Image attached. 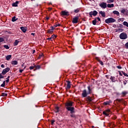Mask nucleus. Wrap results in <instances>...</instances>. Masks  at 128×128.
I'll use <instances>...</instances> for the list:
<instances>
[{"label": "nucleus", "mask_w": 128, "mask_h": 128, "mask_svg": "<svg viewBox=\"0 0 128 128\" xmlns=\"http://www.w3.org/2000/svg\"><path fill=\"white\" fill-rule=\"evenodd\" d=\"M87 88H88V92L86 89L82 91V98H86V96H88V94H92V89L90 88V86H88Z\"/></svg>", "instance_id": "obj_1"}, {"label": "nucleus", "mask_w": 128, "mask_h": 128, "mask_svg": "<svg viewBox=\"0 0 128 128\" xmlns=\"http://www.w3.org/2000/svg\"><path fill=\"white\" fill-rule=\"evenodd\" d=\"M74 102L72 101L67 102L65 104V108L68 112H74V107L72 106Z\"/></svg>", "instance_id": "obj_2"}, {"label": "nucleus", "mask_w": 128, "mask_h": 128, "mask_svg": "<svg viewBox=\"0 0 128 128\" xmlns=\"http://www.w3.org/2000/svg\"><path fill=\"white\" fill-rule=\"evenodd\" d=\"M116 19L112 18H110L106 19L105 20V22L106 24H112V22H116Z\"/></svg>", "instance_id": "obj_3"}, {"label": "nucleus", "mask_w": 128, "mask_h": 128, "mask_svg": "<svg viewBox=\"0 0 128 128\" xmlns=\"http://www.w3.org/2000/svg\"><path fill=\"white\" fill-rule=\"evenodd\" d=\"M119 38L120 40H126L128 34L126 32H122L120 34Z\"/></svg>", "instance_id": "obj_4"}, {"label": "nucleus", "mask_w": 128, "mask_h": 128, "mask_svg": "<svg viewBox=\"0 0 128 128\" xmlns=\"http://www.w3.org/2000/svg\"><path fill=\"white\" fill-rule=\"evenodd\" d=\"M10 68L8 67L4 69L2 71V74H3V76H4L6 72H10Z\"/></svg>", "instance_id": "obj_5"}, {"label": "nucleus", "mask_w": 128, "mask_h": 128, "mask_svg": "<svg viewBox=\"0 0 128 128\" xmlns=\"http://www.w3.org/2000/svg\"><path fill=\"white\" fill-rule=\"evenodd\" d=\"M99 6L102 8H106L107 4L106 2H102L99 4Z\"/></svg>", "instance_id": "obj_6"}, {"label": "nucleus", "mask_w": 128, "mask_h": 128, "mask_svg": "<svg viewBox=\"0 0 128 128\" xmlns=\"http://www.w3.org/2000/svg\"><path fill=\"white\" fill-rule=\"evenodd\" d=\"M78 16H75L73 18L72 22V24H78Z\"/></svg>", "instance_id": "obj_7"}, {"label": "nucleus", "mask_w": 128, "mask_h": 128, "mask_svg": "<svg viewBox=\"0 0 128 128\" xmlns=\"http://www.w3.org/2000/svg\"><path fill=\"white\" fill-rule=\"evenodd\" d=\"M74 112H76L74 111H74L73 112H72V111H70V116L71 118H76V116L74 114Z\"/></svg>", "instance_id": "obj_8"}, {"label": "nucleus", "mask_w": 128, "mask_h": 128, "mask_svg": "<svg viewBox=\"0 0 128 128\" xmlns=\"http://www.w3.org/2000/svg\"><path fill=\"white\" fill-rule=\"evenodd\" d=\"M61 16H70V12H68L62 11Z\"/></svg>", "instance_id": "obj_9"}, {"label": "nucleus", "mask_w": 128, "mask_h": 128, "mask_svg": "<svg viewBox=\"0 0 128 128\" xmlns=\"http://www.w3.org/2000/svg\"><path fill=\"white\" fill-rule=\"evenodd\" d=\"M86 100L87 102H92L94 100V99L92 98L90 96H88L86 97Z\"/></svg>", "instance_id": "obj_10"}, {"label": "nucleus", "mask_w": 128, "mask_h": 128, "mask_svg": "<svg viewBox=\"0 0 128 128\" xmlns=\"http://www.w3.org/2000/svg\"><path fill=\"white\" fill-rule=\"evenodd\" d=\"M66 82H67L66 90H67V88L68 90H70V88H71L70 82V81H68V80H67V81H66Z\"/></svg>", "instance_id": "obj_11"}, {"label": "nucleus", "mask_w": 128, "mask_h": 128, "mask_svg": "<svg viewBox=\"0 0 128 128\" xmlns=\"http://www.w3.org/2000/svg\"><path fill=\"white\" fill-rule=\"evenodd\" d=\"M110 80L112 82H116V77L112 76H110Z\"/></svg>", "instance_id": "obj_12"}, {"label": "nucleus", "mask_w": 128, "mask_h": 128, "mask_svg": "<svg viewBox=\"0 0 128 128\" xmlns=\"http://www.w3.org/2000/svg\"><path fill=\"white\" fill-rule=\"evenodd\" d=\"M99 14H101L102 18H106V12H104V11H100L99 12Z\"/></svg>", "instance_id": "obj_13"}, {"label": "nucleus", "mask_w": 128, "mask_h": 128, "mask_svg": "<svg viewBox=\"0 0 128 128\" xmlns=\"http://www.w3.org/2000/svg\"><path fill=\"white\" fill-rule=\"evenodd\" d=\"M20 28L22 32H26V27L22 26Z\"/></svg>", "instance_id": "obj_14"}, {"label": "nucleus", "mask_w": 128, "mask_h": 128, "mask_svg": "<svg viewBox=\"0 0 128 128\" xmlns=\"http://www.w3.org/2000/svg\"><path fill=\"white\" fill-rule=\"evenodd\" d=\"M18 64V61L16 60L11 62V64H12L13 66H16Z\"/></svg>", "instance_id": "obj_15"}, {"label": "nucleus", "mask_w": 128, "mask_h": 128, "mask_svg": "<svg viewBox=\"0 0 128 128\" xmlns=\"http://www.w3.org/2000/svg\"><path fill=\"white\" fill-rule=\"evenodd\" d=\"M80 12V8H77L74 10V12L75 14H78Z\"/></svg>", "instance_id": "obj_16"}, {"label": "nucleus", "mask_w": 128, "mask_h": 128, "mask_svg": "<svg viewBox=\"0 0 128 128\" xmlns=\"http://www.w3.org/2000/svg\"><path fill=\"white\" fill-rule=\"evenodd\" d=\"M124 32V29L122 28H118L116 29V32Z\"/></svg>", "instance_id": "obj_17"}, {"label": "nucleus", "mask_w": 128, "mask_h": 128, "mask_svg": "<svg viewBox=\"0 0 128 128\" xmlns=\"http://www.w3.org/2000/svg\"><path fill=\"white\" fill-rule=\"evenodd\" d=\"M54 112L56 113L60 112V107L58 106L55 107Z\"/></svg>", "instance_id": "obj_18"}, {"label": "nucleus", "mask_w": 128, "mask_h": 128, "mask_svg": "<svg viewBox=\"0 0 128 128\" xmlns=\"http://www.w3.org/2000/svg\"><path fill=\"white\" fill-rule=\"evenodd\" d=\"M18 42H20V41H18V40H16L14 42V46H16L18 44Z\"/></svg>", "instance_id": "obj_19"}, {"label": "nucleus", "mask_w": 128, "mask_h": 128, "mask_svg": "<svg viewBox=\"0 0 128 128\" xmlns=\"http://www.w3.org/2000/svg\"><path fill=\"white\" fill-rule=\"evenodd\" d=\"M36 70H40L41 68L40 65H34Z\"/></svg>", "instance_id": "obj_20"}, {"label": "nucleus", "mask_w": 128, "mask_h": 128, "mask_svg": "<svg viewBox=\"0 0 128 128\" xmlns=\"http://www.w3.org/2000/svg\"><path fill=\"white\" fill-rule=\"evenodd\" d=\"M18 1H16V2H14L12 4V6H18Z\"/></svg>", "instance_id": "obj_21"}, {"label": "nucleus", "mask_w": 128, "mask_h": 128, "mask_svg": "<svg viewBox=\"0 0 128 128\" xmlns=\"http://www.w3.org/2000/svg\"><path fill=\"white\" fill-rule=\"evenodd\" d=\"M107 6L109 8H114V4H107Z\"/></svg>", "instance_id": "obj_22"}, {"label": "nucleus", "mask_w": 128, "mask_h": 128, "mask_svg": "<svg viewBox=\"0 0 128 128\" xmlns=\"http://www.w3.org/2000/svg\"><path fill=\"white\" fill-rule=\"evenodd\" d=\"M113 14H116V16H120V12H118V11L116 10H114L113 11Z\"/></svg>", "instance_id": "obj_23"}, {"label": "nucleus", "mask_w": 128, "mask_h": 128, "mask_svg": "<svg viewBox=\"0 0 128 128\" xmlns=\"http://www.w3.org/2000/svg\"><path fill=\"white\" fill-rule=\"evenodd\" d=\"M92 24L94 26H96V18H94V20L92 22Z\"/></svg>", "instance_id": "obj_24"}, {"label": "nucleus", "mask_w": 128, "mask_h": 128, "mask_svg": "<svg viewBox=\"0 0 128 128\" xmlns=\"http://www.w3.org/2000/svg\"><path fill=\"white\" fill-rule=\"evenodd\" d=\"M12 58V55H8L6 56V60H8Z\"/></svg>", "instance_id": "obj_25"}, {"label": "nucleus", "mask_w": 128, "mask_h": 128, "mask_svg": "<svg viewBox=\"0 0 128 128\" xmlns=\"http://www.w3.org/2000/svg\"><path fill=\"white\" fill-rule=\"evenodd\" d=\"M98 12L96 10H94L93 14H92L94 16H98Z\"/></svg>", "instance_id": "obj_26"}, {"label": "nucleus", "mask_w": 128, "mask_h": 128, "mask_svg": "<svg viewBox=\"0 0 128 128\" xmlns=\"http://www.w3.org/2000/svg\"><path fill=\"white\" fill-rule=\"evenodd\" d=\"M110 104V101H106L104 102V106H108V104Z\"/></svg>", "instance_id": "obj_27"}, {"label": "nucleus", "mask_w": 128, "mask_h": 128, "mask_svg": "<svg viewBox=\"0 0 128 128\" xmlns=\"http://www.w3.org/2000/svg\"><path fill=\"white\" fill-rule=\"evenodd\" d=\"M103 114H104L106 116H108L110 115V114L108 112H106L105 111L103 112Z\"/></svg>", "instance_id": "obj_28"}, {"label": "nucleus", "mask_w": 128, "mask_h": 128, "mask_svg": "<svg viewBox=\"0 0 128 128\" xmlns=\"http://www.w3.org/2000/svg\"><path fill=\"white\" fill-rule=\"evenodd\" d=\"M48 34H52V32H54V31L51 30L50 29H49L48 30H47Z\"/></svg>", "instance_id": "obj_29"}, {"label": "nucleus", "mask_w": 128, "mask_h": 128, "mask_svg": "<svg viewBox=\"0 0 128 128\" xmlns=\"http://www.w3.org/2000/svg\"><path fill=\"white\" fill-rule=\"evenodd\" d=\"M123 24L124 26H126L127 28H128V23L127 22H123Z\"/></svg>", "instance_id": "obj_30"}, {"label": "nucleus", "mask_w": 128, "mask_h": 128, "mask_svg": "<svg viewBox=\"0 0 128 128\" xmlns=\"http://www.w3.org/2000/svg\"><path fill=\"white\" fill-rule=\"evenodd\" d=\"M57 36H58L56 35L53 34V35L52 36L51 38H52V40H54V38H56Z\"/></svg>", "instance_id": "obj_31"}, {"label": "nucleus", "mask_w": 128, "mask_h": 128, "mask_svg": "<svg viewBox=\"0 0 128 128\" xmlns=\"http://www.w3.org/2000/svg\"><path fill=\"white\" fill-rule=\"evenodd\" d=\"M2 96H8V94L6 93H4V92H2Z\"/></svg>", "instance_id": "obj_32"}, {"label": "nucleus", "mask_w": 128, "mask_h": 128, "mask_svg": "<svg viewBox=\"0 0 128 128\" xmlns=\"http://www.w3.org/2000/svg\"><path fill=\"white\" fill-rule=\"evenodd\" d=\"M26 66H24V68H23V69H22V70H19L20 72V73L22 72H24V70H26Z\"/></svg>", "instance_id": "obj_33"}, {"label": "nucleus", "mask_w": 128, "mask_h": 128, "mask_svg": "<svg viewBox=\"0 0 128 128\" xmlns=\"http://www.w3.org/2000/svg\"><path fill=\"white\" fill-rule=\"evenodd\" d=\"M121 72H122L124 76H127L128 78V74L124 72V71H121Z\"/></svg>", "instance_id": "obj_34"}, {"label": "nucleus", "mask_w": 128, "mask_h": 128, "mask_svg": "<svg viewBox=\"0 0 128 128\" xmlns=\"http://www.w3.org/2000/svg\"><path fill=\"white\" fill-rule=\"evenodd\" d=\"M6 86V81L3 82V84L0 85V86L2 88H4V86Z\"/></svg>", "instance_id": "obj_35"}, {"label": "nucleus", "mask_w": 128, "mask_h": 128, "mask_svg": "<svg viewBox=\"0 0 128 128\" xmlns=\"http://www.w3.org/2000/svg\"><path fill=\"white\" fill-rule=\"evenodd\" d=\"M4 48H6V50H9L10 49V46H8V45H4Z\"/></svg>", "instance_id": "obj_36"}, {"label": "nucleus", "mask_w": 128, "mask_h": 128, "mask_svg": "<svg viewBox=\"0 0 128 128\" xmlns=\"http://www.w3.org/2000/svg\"><path fill=\"white\" fill-rule=\"evenodd\" d=\"M114 2V0H107V3L108 4H110L112 2Z\"/></svg>", "instance_id": "obj_37"}, {"label": "nucleus", "mask_w": 128, "mask_h": 128, "mask_svg": "<svg viewBox=\"0 0 128 128\" xmlns=\"http://www.w3.org/2000/svg\"><path fill=\"white\" fill-rule=\"evenodd\" d=\"M16 16H13V18H12V21L13 22H16Z\"/></svg>", "instance_id": "obj_38"}, {"label": "nucleus", "mask_w": 128, "mask_h": 128, "mask_svg": "<svg viewBox=\"0 0 128 128\" xmlns=\"http://www.w3.org/2000/svg\"><path fill=\"white\" fill-rule=\"evenodd\" d=\"M126 9H122V10H120V12L122 14H124L126 12Z\"/></svg>", "instance_id": "obj_39"}, {"label": "nucleus", "mask_w": 128, "mask_h": 128, "mask_svg": "<svg viewBox=\"0 0 128 128\" xmlns=\"http://www.w3.org/2000/svg\"><path fill=\"white\" fill-rule=\"evenodd\" d=\"M34 66H31L29 68V69L30 70H34Z\"/></svg>", "instance_id": "obj_40"}, {"label": "nucleus", "mask_w": 128, "mask_h": 128, "mask_svg": "<svg viewBox=\"0 0 128 128\" xmlns=\"http://www.w3.org/2000/svg\"><path fill=\"white\" fill-rule=\"evenodd\" d=\"M4 42V38H0V42Z\"/></svg>", "instance_id": "obj_41"}, {"label": "nucleus", "mask_w": 128, "mask_h": 128, "mask_svg": "<svg viewBox=\"0 0 128 128\" xmlns=\"http://www.w3.org/2000/svg\"><path fill=\"white\" fill-rule=\"evenodd\" d=\"M122 94H123V96H126V94H128V92H122Z\"/></svg>", "instance_id": "obj_42"}, {"label": "nucleus", "mask_w": 128, "mask_h": 128, "mask_svg": "<svg viewBox=\"0 0 128 128\" xmlns=\"http://www.w3.org/2000/svg\"><path fill=\"white\" fill-rule=\"evenodd\" d=\"M100 64H101V66H104V62H102V61L99 60V62H98Z\"/></svg>", "instance_id": "obj_43"}, {"label": "nucleus", "mask_w": 128, "mask_h": 128, "mask_svg": "<svg viewBox=\"0 0 128 128\" xmlns=\"http://www.w3.org/2000/svg\"><path fill=\"white\" fill-rule=\"evenodd\" d=\"M56 122V120H51V124L52 126H54V122Z\"/></svg>", "instance_id": "obj_44"}, {"label": "nucleus", "mask_w": 128, "mask_h": 128, "mask_svg": "<svg viewBox=\"0 0 128 128\" xmlns=\"http://www.w3.org/2000/svg\"><path fill=\"white\" fill-rule=\"evenodd\" d=\"M116 68H118L119 70H122V66H120V65L116 66Z\"/></svg>", "instance_id": "obj_45"}, {"label": "nucleus", "mask_w": 128, "mask_h": 128, "mask_svg": "<svg viewBox=\"0 0 128 128\" xmlns=\"http://www.w3.org/2000/svg\"><path fill=\"white\" fill-rule=\"evenodd\" d=\"M54 28H56V27H58V26H60V24H55V25H54Z\"/></svg>", "instance_id": "obj_46"}, {"label": "nucleus", "mask_w": 128, "mask_h": 128, "mask_svg": "<svg viewBox=\"0 0 128 128\" xmlns=\"http://www.w3.org/2000/svg\"><path fill=\"white\" fill-rule=\"evenodd\" d=\"M125 48L126 49H128V42H127L126 44H125Z\"/></svg>", "instance_id": "obj_47"}, {"label": "nucleus", "mask_w": 128, "mask_h": 128, "mask_svg": "<svg viewBox=\"0 0 128 128\" xmlns=\"http://www.w3.org/2000/svg\"><path fill=\"white\" fill-rule=\"evenodd\" d=\"M118 27L122 28H124V26L122 24H120Z\"/></svg>", "instance_id": "obj_48"}, {"label": "nucleus", "mask_w": 128, "mask_h": 128, "mask_svg": "<svg viewBox=\"0 0 128 128\" xmlns=\"http://www.w3.org/2000/svg\"><path fill=\"white\" fill-rule=\"evenodd\" d=\"M92 12H89V16H90V18H92Z\"/></svg>", "instance_id": "obj_49"}, {"label": "nucleus", "mask_w": 128, "mask_h": 128, "mask_svg": "<svg viewBox=\"0 0 128 128\" xmlns=\"http://www.w3.org/2000/svg\"><path fill=\"white\" fill-rule=\"evenodd\" d=\"M105 112L108 114V112H110V109H108V110H106Z\"/></svg>", "instance_id": "obj_50"}, {"label": "nucleus", "mask_w": 128, "mask_h": 128, "mask_svg": "<svg viewBox=\"0 0 128 128\" xmlns=\"http://www.w3.org/2000/svg\"><path fill=\"white\" fill-rule=\"evenodd\" d=\"M96 18L98 22H100V17H97V18Z\"/></svg>", "instance_id": "obj_51"}, {"label": "nucleus", "mask_w": 128, "mask_h": 128, "mask_svg": "<svg viewBox=\"0 0 128 128\" xmlns=\"http://www.w3.org/2000/svg\"><path fill=\"white\" fill-rule=\"evenodd\" d=\"M2 74H0V78H4V76H2Z\"/></svg>", "instance_id": "obj_52"}, {"label": "nucleus", "mask_w": 128, "mask_h": 128, "mask_svg": "<svg viewBox=\"0 0 128 128\" xmlns=\"http://www.w3.org/2000/svg\"><path fill=\"white\" fill-rule=\"evenodd\" d=\"M118 72H119L120 76H122V72H120V71H118Z\"/></svg>", "instance_id": "obj_53"}, {"label": "nucleus", "mask_w": 128, "mask_h": 128, "mask_svg": "<svg viewBox=\"0 0 128 128\" xmlns=\"http://www.w3.org/2000/svg\"><path fill=\"white\" fill-rule=\"evenodd\" d=\"M116 101L118 102H122V100L120 99H116Z\"/></svg>", "instance_id": "obj_54"}, {"label": "nucleus", "mask_w": 128, "mask_h": 128, "mask_svg": "<svg viewBox=\"0 0 128 128\" xmlns=\"http://www.w3.org/2000/svg\"><path fill=\"white\" fill-rule=\"evenodd\" d=\"M50 30H52V32H54V26H50Z\"/></svg>", "instance_id": "obj_55"}, {"label": "nucleus", "mask_w": 128, "mask_h": 128, "mask_svg": "<svg viewBox=\"0 0 128 128\" xmlns=\"http://www.w3.org/2000/svg\"><path fill=\"white\" fill-rule=\"evenodd\" d=\"M52 37L48 38H47V40H52Z\"/></svg>", "instance_id": "obj_56"}, {"label": "nucleus", "mask_w": 128, "mask_h": 128, "mask_svg": "<svg viewBox=\"0 0 128 128\" xmlns=\"http://www.w3.org/2000/svg\"><path fill=\"white\" fill-rule=\"evenodd\" d=\"M96 60H97L98 62H100V60H99V59H98V57H96Z\"/></svg>", "instance_id": "obj_57"}, {"label": "nucleus", "mask_w": 128, "mask_h": 128, "mask_svg": "<svg viewBox=\"0 0 128 128\" xmlns=\"http://www.w3.org/2000/svg\"><path fill=\"white\" fill-rule=\"evenodd\" d=\"M1 68H4V64H2L1 65Z\"/></svg>", "instance_id": "obj_58"}, {"label": "nucleus", "mask_w": 128, "mask_h": 128, "mask_svg": "<svg viewBox=\"0 0 128 128\" xmlns=\"http://www.w3.org/2000/svg\"><path fill=\"white\" fill-rule=\"evenodd\" d=\"M9 82H10V80L6 79V82H7V84H8V83Z\"/></svg>", "instance_id": "obj_59"}, {"label": "nucleus", "mask_w": 128, "mask_h": 128, "mask_svg": "<svg viewBox=\"0 0 128 128\" xmlns=\"http://www.w3.org/2000/svg\"><path fill=\"white\" fill-rule=\"evenodd\" d=\"M126 82H126H126H124V86H126Z\"/></svg>", "instance_id": "obj_60"}, {"label": "nucleus", "mask_w": 128, "mask_h": 128, "mask_svg": "<svg viewBox=\"0 0 128 128\" xmlns=\"http://www.w3.org/2000/svg\"><path fill=\"white\" fill-rule=\"evenodd\" d=\"M46 20H50V18L46 17Z\"/></svg>", "instance_id": "obj_61"}, {"label": "nucleus", "mask_w": 128, "mask_h": 128, "mask_svg": "<svg viewBox=\"0 0 128 128\" xmlns=\"http://www.w3.org/2000/svg\"><path fill=\"white\" fill-rule=\"evenodd\" d=\"M10 76H8V78H6V80H10Z\"/></svg>", "instance_id": "obj_62"}, {"label": "nucleus", "mask_w": 128, "mask_h": 128, "mask_svg": "<svg viewBox=\"0 0 128 128\" xmlns=\"http://www.w3.org/2000/svg\"><path fill=\"white\" fill-rule=\"evenodd\" d=\"M34 52H36V50H32V54H34Z\"/></svg>", "instance_id": "obj_63"}, {"label": "nucleus", "mask_w": 128, "mask_h": 128, "mask_svg": "<svg viewBox=\"0 0 128 128\" xmlns=\"http://www.w3.org/2000/svg\"><path fill=\"white\" fill-rule=\"evenodd\" d=\"M34 34H35L34 33H32V34H31V36H34Z\"/></svg>", "instance_id": "obj_64"}]
</instances>
